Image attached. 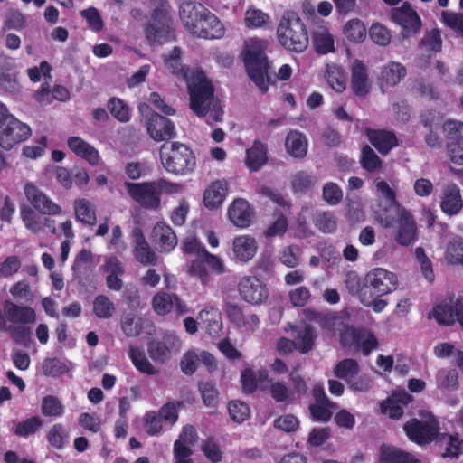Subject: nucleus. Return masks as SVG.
Wrapping results in <instances>:
<instances>
[{"label":"nucleus","instance_id":"obj_15","mask_svg":"<svg viewBox=\"0 0 463 463\" xmlns=\"http://www.w3.org/2000/svg\"><path fill=\"white\" fill-rule=\"evenodd\" d=\"M24 192L27 201L38 213L47 215H58L61 213V206L55 203L36 185L26 184Z\"/></svg>","mask_w":463,"mask_h":463},{"label":"nucleus","instance_id":"obj_60","mask_svg":"<svg viewBox=\"0 0 463 463\" xmlns=\"http://www.w3.org/2000/svg\"><path fill=\"white\" fill-rule=\"evenodd\" d=\"M441 22L456 33L463 37V13L441 12Z\"/></svg>","mask_w":463,"mask_h":463},{"label":"nucleus","instance_id":"obj_16","mask_svg":"<svg viewBox=\"0 0 463 463\" xmlns=\"http://www.w3.org/2000/svg\"><path fill=\"white\" fill-rule=\"evenodd\" d=\"M154 311L159 316L175 312L176 316H183L188 312L186 304L176 295L164 291L157 292L152 298Z\"/></svg>","mask_w":463,"mask_h":463},{"label":"nucleus","instance_id":"obj_64","mask_svg":"<svg viewBox=\"0 0 463 463\" xmlns=\"http://www.w3.org/2000/svg\"><path fill=\"white\" fill-rule=\"evenodd\" d=\"M446 258L451 264H463V239L454 240L449 244Z\"/></svg>","mask_w":463,"mask_h":463},{"label":"nucleus","instance_id":"obj_13","mask_svg":"<svg viewBox=\"0 0 463 463\" xmlns=\"http://www.w3.org/2000/svg\"><path fill=\"white\" fill-rule=\"evenodd\" d=\"M241 298L251 304L260 305L269 298V289L256 276H243L238 283Z\"/></svg>","mask_w":463,"mask_h":463},{"label":"nucleus","instance_id":"obj_3","mask_svg":"<svg viewBox=\"0 0 463 463\" xmlns=\"http://www.w3.org/2000/svg\"><path fill=\"white\" fill-rule=\"evenodd\" d=\"M268 42L264 39L252 37L244 42L242 59L250 79L259 90L265 93L269 90V63L266 51Z\"/></svg>","mask_w":463,"mask_h":463},{"label":"nucleus","instance_id":"obj_10","mask_svg":"<svg viewBox=\"0 0 463 463\" xmlns=\"http://www.w3.org/2000/svg\"><path fill=\"white\" fill-rule=\"evenodd\" d=\"M31 135V128L12 114L0 125V146L8 151L15 145L27 140Z\"/></svg>","mask_w":463,"mask_h":463},{"label":"nucleus","instance_id":"obj_38","mask_svg":"<svg viewBox=\"0 0 463 463\" xmlns=\"http://www.w3.org/2000/svg\"><path fill=\"white\" fill-rule=\"evenodd\" d=\"M312 40L316 52L327 54L335 51V42L332 34L326 27H318L312 33Z\"/></svg>","mask_w":463,"mask_h":463},{"label":"nucleus","instance_id":"obj_21","mask_svg":"<svg viewBox=\"0 0 463 463\" xmlns=\"http://www.w3.org/2000/svg\"><path fill=\"white\" fill-rule=\"evenodd\" d=\"M364 133L371 145L383 156L398 146L397 137L392 131L366 128Z\"/></svg>","mask_w":463,"mask_h":463},{"label":"nucleus","instance_id":"obj_47","mask_svg":"<svg viewBox=\"0 0 463 463\" xmlns=\"http://www.w3.org/2000/svg\"><path fill=\"white\" fill-rule=\"evenodd\" d=\"M41 412L45 417L59 418L64 413V407L57 396H44L41 403Z\"/></svg>","mask_w":463,"mask_h":463},{"label":"nucleus","instance_id":"obj_32","mask_svg":"<svg viewBox=\"0 0 463 463\" xmlns=\"http://www.w3.org/2000/svg\"><path fill=\"white\" fill-rule=\"evenodd\" d=\"M232 245L235 257L241 262L249 261L257 252L256 241L250 236H238Z\"/></svg>","mask_w":463,"mask_h":463},{"label":"nucleus","instance_id":"obj_42","mask_svg":"<svg viewBox=\"0 0 463 463\" xmlns=\"http://www.w3.org/2000/svg\"><path fill=\"white\" fill-rule=\"evenodd\" d=\"M181 54V49L177 46L174 47L171 53L165 58V65L174 75L182 77L186 80L190 78V70L182 64Z\"/></svg>","mask_w":463,"mask_h":463},{"label":"nucleus","instance_id":"obj_6","mask_svg":"<svg viewBox=\"0 0 463 463\" xmlns=\"http://www.w3.org/2000/svg\"><path fill=\"white\" fill-rule=\"evenodd\" d=\"M159 158L164 169L175 175H190L196 165L194 151L179 141L164 143L159 149Z\"/></svg>","mask_w":463,"mask_h":463},{"label":"nucleus","instance_id":"obj_36","mask_svg":"<svg viewBox=\"0 0 463 463\" xmlns=\"http://www.w3.org/2000/svg\"><path fill=\"white\" fill-rule=\"evenodd\" d=\"M379 463H421L413 455L399 449L383 446L380 451Z\"/></svg>","mask_w":463,"mask_h":463},{"label":"nucleus","instance_id":"obj_33","mask_svg":"<svg viewBox=\"0 0 463 463\" xmlns=\"http://www.w3.org/2000/svg\"><path fill=\"white\" fill-rule=\"evenodd\" d=\"M405 76L406 69L402 63L390 61L383 68L381 71V88L383 89L384 87H393L397 85Z\"/></svg>","mask_w":463,"mask_h":463},{"label":"nucleus","instance_id":"obj_49","mask_svg":"<svg viewBox=\"0 0 463 463\" xmlns=\"http://www.w3.org/2000/svg\"><path fill=\"white\" fill-rule=\"evenodd\" d=\"M20 216L26 229L32 232L38 233L43 230L42 218L32 207L27 205L22 206Z\"/></svg>","mask_w":463,"mask_h":463},{"label":"nucleus","instance_id":"obj_19","mask_svg":"<svg viewBox=\"0 0 463 463\" xmlns=\"http://www.w3.org/2000/svg\"><path fill=\"white\" fill-rule=\"evenodd\" d=\"M227 215L234 226L244 229L252 222L254 211L247 200L236 198L229 205Z\"/></svg>","mask_w":463,"mask_h":463},{"label":"nucleus","instance_id":"obj_30","mask_svg":"<svg viewBox=\"0 0 463 463\" xmlns=\"http://www.w3.org/2000/svg\"><path fill=\"white\" fill-rule=\"evenodd\" d=\"M197 318L209 335L215 336L219 335L222 330V317L217 307L205 306L199 312Z\"/></svg>","mask_w":463,"mask_h":463},{"label":"nucleus","instance_id":"obj_20","mask_svg":"<svg viewBox=\"0 0 463 463\" xmlns=\"http://www.w3.org/2000/svg\"><path fill=\"white\" fill-rule=\"evenodd\" d=\"M209 10L201 3L187 0L179 6V16L184 25L193 33L197 24Z\"/></svg>","mask_w":463,"mask_h":463},{"label":"nucleus","instance_id":"obj_51","mask_svg":"<svg viewBox=\"0 0 463 463\" xmlns=\"http://www.w3.org/2000/svg\"><path fill=\"white\" fill-rule=\"evenodd\" d=\"M344 33L350 42L361 43L366 36V29L362 21L354 18L345 24Z\"/></svg>","mask_w":463,"mask_h":463},{"label":"nucleus","instance_id":"obj_29","mask_svg":"<svg viewBox=\"0 0 463 463\" xmlns=\"http://www.w3.org/2000/svg\"><path fill=\"white\" fill-rule=\"evenodd\" d=\"M179 340L167 336L162 340H153L148 344L149 356L156 362H165L171 355L173 350H177Z\"/></svg>","mask_w":463,"mask_h":463},{"label":"nucleus","instance_id":"obj_52","mask_svg":"<svg viewBox=\"0 0 463 463\" xmlns=\"http://www.w3.org/2000/svg\"><path fill=\"white\" fill-rule=\"evenodd\" d=\"M198 389L205 406L214 408L218 405L219 392L215 383L209 381L199 382Z\"/></svg>","mask_w":463,"mask_h":463},{"label":"nucleus","instance_id":"obj_34","mask_svg":"<svg viewBox=\"0 0 463 463\" xmlns=\"http://www.w3.org/2000/svg\"><path fill=\"white\" fill-rule=\"evenodd\" d=\"M268 161L267 147L260 140H255L252 146L246 150L245 164L251 171H258Z\"/></svg>","mask_w":463,"mask_h":463},{"label":"nucleus","instance_id":"obj_63","mask_svg":"<svg viewBox=\"0 0 463 463\" xmlns=\"http://www.w3.org/2000/svg\"><path fill=\"white\" fill-rule=\"evenodd\" d=\"M444 131L449 143H463V123L448 120L444 124Z\"/></svg>","mask_w":463,"mask_h":463},{"label":"nucleus","instance_id":"obj_43","mask_svg":"<svg viewBox=\"0 0 463 463\" xmlns=\"http://www.w3.org/2000/svg\"><path fill=\"white\" fill-rule=\"evenodd\" d=\"M316 338L317 334L313 326L306 325L302 329L297 332L295 341L298 345V350L301 354H307L313 349Z\"/></svg>","mask_w":463,"mask_h":463},{"label":"nucleus","instance_id":"obj_37","mask_svg":"<svg viewBox=\"0 0 463 463\" xmlns=\"http://www.w3.org/2000/svg\"><path fill=\"white\" fill-rule=\"evenodd\" d=\"M345 283L349 294L354 297H357L362 304H367L370 302L369 299H367V286H365V279H364V282H362L357 272L348 271L345 274Z\"/></svg>","mask_w":463,"mask_h":463},{"label":"nucleus","instance_id":"obj_7","mask_svg":"<svg viewBox=\"0 0 463 463\" xmlns=\"http://www.w3.org/2000/svg\"><path fill=\"white\" fill-rule=\"evenodd\" d=\"M375 221L384 228L396 227L395 241L402 246L413 244L417 238V224L412 214L405 208L397 212L381 210L375 213Z\"/></svg>","mask_w":463,"mask_h":463},{"label":"nucleus","instance_id":"obj_41","mask_svg":"<svg viewBox=\"0 0 463 463\" xmlns=\"http://www.w3.org/2000/svg\"><path fill=\"white\" fill-rule=\"evenodd\" d=\"M359 371V364L355 359L353 358H345L339 361L334 367L335 376L344 380L346 383L357 376Z\"/></svg>","mask_w":463,"mask_h":463},{"label":"nucleus","instance_id":"obj_44","mask_svg":"<svg viewBox=\"0 0 463 463\" xmlns=\"http://www.w3.org/2000/svg\"><path fill=\"white\" fill-rule=\"evenodd\" d=\"M43 424V421L39 416H32L25 420L16 422L13 432L17 437L27 438L35 434Z\"/></svg>","mask_w":463,"mask_h":463},{"label":"nucleus","instance_id":"obj_62","mask_svg":"<svg viewBox=\"0 0 463 463\" xmlns=\"http://www.w3.org/2000/svg\"><path fill=\"white\" fill-rule=\"evenodd\" d=\"M322 196L328 204L336 205L343 199V191L335 183L328 182L323 186Z\"/></svg>","mask_w":463,"mask_h":463},{"label":"nucleus","instance_id":"obj_28","mask_svg":"<svg viewBox=\"0 0 463 463\" xmlns=\"http://www.w3.org/2000/svg\"><path fill=\"white\" fill-rule=\"evenodd\" d=\"M0 87L5 91L14 92L17 90V71L13 58L0 54Z\"/></svg>","mask_w":463,"mask_h":463},{"label":"nucleus","instance_id":"obj_2","mask_svg":"<svg viewBox=\"0 0 463 463\" xmlns=\"http://www.w3.org/2000/svg\"><path fill=\"white\" fill-rule=\"evenodd\" d=\"M36 320L35 310L29 306H22L11 300L3 302L0 308V332L8 333L14 343L27 345L31 342L30 325Z\"/></svg>","mask_w":463,"mask_h":463},{"label":"nucleus","instance_id":"obj_1","mask_svg":"<svg viewBox=\"0 0 463 463\" xmlns=\"http://www.w3.org/2000/svg\"><path fill=\"white\" fill-rule=\"evenodd\" d=\"M187 81L190 96V109L199 118H205L212 125L222 120L223 110L218 98L214 96V87L202 70L192 71Z\"/></svg>","mask_w":463,"mask_h":463},{"label":"nucleus","instance_id":"obj_56","mask_svg":"<svg viewBox=\"0 0 463 463\" xmlns=\"http://www.w3.org/2000/svg\"><path fill=\"white\" fill-rule=\"evenodd\" d=\"M46 439L52 448L62 449L68 442V433L61 423H56L48 431Z\"/></svg>","mask_w":463,"mask_h":463},{"label":"nucleus","instance_id":"obj_48","mask_svg":"<svg viewBox=\"0 0 463 463\" xmlns=\"http://www.w3.org/2000/svg\"><path fill=\"white\" fill-rule=\"evenodd\" d=\"M129 357L135 367L143 373L147 375H155L157 370L146 357L145 354L138 347H131L129 349Z\"/></svg>","mask_w":463,"mask_h":463},{"label":"nucleus","instance_id":"obj_5","mask_svg":"<svg viewBox=\"0 0 463 463\" xmlns=\"http://www.w3.org/2000/svg\"><path fill=\"white\" fill-rule=\"evenodd\" d=\"M276 34L279 44L289 52L299 53L308 46L306 24L293 11L283 13Z\"/></svg>","mask_w":463,"mask_h":463},{"label":"nucleus","instance_id":"obj_14","mask_svg":"<svg viewBox=\"0 0 463 463\" xmlns=\"http://www.w3.org/2000/svg\"><path fill=\"white\" fill-rule=\"evenodd\" d=\"M391 17L395 24L402 28V33L404 37L416 34L420 30L421 20L408 2H404L401 7L393 8Z\"/></svg>","mask_w":463,"mask_h":463},{"label":"nucleus","instance_id":"obj_25","mask_svg":"<svg viewBox=\"0 0 463 463\" xmlns=\"http://www.w3.org/2000/svg\"><path fill=\"white\" fill-rule=\"evenodd\" d=\"M153 241L158 245L159 251L171 252L177 245V236L173 229L164 222H158L152 231Z\"/></svg>","mask_w":463,"mask_h":463},{"label":"nucleus","instance_id":"obj_22","mask_svg":"<svg viewBox=\"0 0 463 463\" xmlns=\"http://www.w3.org/2000/svg\"><path fill=\"white\" fill-rule=\"evenodd\" d=\"M351 89L355 96L364 99L371 90L367 68L360 60H354L351 67Z\"/></svg>","mask_w":463,"mask_h":463},{"label":"nucleus","instance_id":"obj_54","mask_svg":"<svg viewBox=\"0 0 463 463\" xmlns=\"http://www.w3.org/2000/svg\"><path fill=\"white\" fill-rule=\"evenodd\" d=\"M437 385L444 390H456L458 386V373L456 369H441L436 375Z\"/></svg>","mask_w":463,"mask_h":463},{"label":"nucleus","instance_id":"obj_35","mask_svg":"<svg viewBox=\"0 0 463 463\" xmlns=\"http://www.w3.org/2000/svg\"><path fill=\"white\" fill-rule=\"evenodd\" d=\"M376 190L383 197L385 198L387 205L383 206L381 203L377 205L376 208L373 209V215L375 216V213L379 212L381 210L388 211L390 210V213H394L399 211L400 209L404 208L401 205V203L398 202L396 197L395 191L390 187L387 182L383 180H380L376 182Z\"/></svg>","mask_w":463,"mask_h":463},{"label":"nucleus","instance_id":"obj_53","mask_svg":"<svg viewBox=\"0 0 463 463\" xmlns=\"http://www.w3.org/2000/svg\"><path fill=\"white\" fill-rule=\"evenodd\" d=\"M107 108L110 114L120 122L130 119L129 107L119 98L112 97L108 100Z\"/></svg>","mask_w":463,"mask_h":463},{"label":"nucleus","instance_id":"obj_27","mask_svg":"<svg viewBox=\"0 0 463 463\" xmlns=\"http://www.w3.org/2000/svg\"><path fill=\"white\" fill-rule=\"evenodd\" d=\"M228 184L224 180H216L204 190L203 203L208 210L220 208L228 192Z\"/></svg>","mask_w":463,"mask_h":463},{"label":"nucleus","instance_id":"obj_50","mask_svg":"<svg viewBox=\"0 0 463 463\" xmlns=\"http://www.w3.org/2000/svg\"><path fill=\"white\" fill-rule=\"evenodd\" d=\"M116 311L114 303L105 295H98L93 300V313L101 319L110 318Z\"/></svg>","mask_w":463,"mask_h":463},{"label":"nucleus","instance_id":"obj_40","mask_svg":"<svg viewBox=\"0 0 463 463\" xmlns=\"http://www.w3.org/2000/svg\"><path fill=\"white\" fill-rule=\"evenodd\" d=\"M74 213L77 221L93 226L96 224V211L87 199H78L74 202Z\"/></svg>","mask_w":463,"mask_h":463},{"label":"nucleus","instance_id":"obj_4","mask_svg":"<svg viewBox=\"0 0 463 463\" xmlns=\"http://www.w3.org/2000/svg\"><path fill=\"white\" fill-rule=\"evenodd\" d=\"M171 5L168 0H152L150 20L144 26L146 39L151 46L175 40Z\"/></svg>","mask_w":463,"mask_h":463},{"label":"nucleus","instance_id":"obj_12","mask_svg":"<svg viewBox=\"0 0 463 463\" xmlns=\"http://www.w3.org/2000/svg\"><path fill=\"white\" fill-rule=\"evenodd\" d=\"M403 430L410 440L418 445L431 443L439 434V427L437 422H423L416 418L408 420Z\"/></svg>","mask_w":463,"mask_h":463},{"label":"nucleus","instance_id":"obj_45","mask_svg":"<svg viewBox=\"0 0 463 463\" xmlns=\"http://www.w3.org/2000/svg\"><path fill=\"white\" fill-rule=\"evenodd\" d=\"M440 441L446 444L442 458H458L463 454V439L458 434H442Z\"/></svg>","mask_w":463,"mask_h":463},{"label":"nucleus","instance_id":"obj_59","mask_svg":"<svg viewBox=\"0 0 463 463\" xmlns=\"http://www.w3.org/2000/svg\"><path fill=\"white\" fill-rule=\"evenodd\" d=\"M228 411L231 419L235 422L241 423L250 418V407L244 402H230L228 404Z\"/></svg>","mask_w":463,"mask_h":463},{"label":"nucleus","instance_id":"obj_55","mask_svg":"<svg viewBox=\"0 0 463 463\" xmlns=\"http://www.w3.org/2000/svg\"><path fill=\"white\" fill-rule=\"evenodd\" d=\"M360 164L368 172H375L382 167V160L368 145L362 148Z\"/></svg>","mask_w":463,"mask_h":463},{"label":"nucleus","instance_id":"obj_9","mask_svg":"<svg viewBox=\"0 0 463 463\" xmlns=\"http://www.w3.org/2000/svg\"><path fill=\"white\" fill-rule=\"evenodd\" d=\"M125 188L130 198L146 210H158L161 205L159 191L156 181L131 183L126 182Z\"/></svg>","mask_w":463,"mask_h":463},{"label":"nucleus","instance_id":"obj_8","mask_svg":"<svg viewBox=\"0 0 463 463\" xmlns=\"http://www.w3.org/2000/svg\"><path fill=\"white\" fill-rule=\"evenodd\" d=\"M339 342L344 348L361 350L364 356H368L379 345L378 339L371 330L354 326H347L340 332Z\"/></svg>","mask_w":463,"mask_h":463},{"label":"nucleus","instance_id":"obj_46","mask_svg":"<svg viewBox=\"0 0 463 463\" xmlns=\"http://www.w3.org/2000/svg\"><path fill=\"white\" fill-rule=\"evenodd\" d=\"M431 315L439 325H452L456 320V302L453 305L439 304L435 306Z\"/></svg>","mask_w":463,"mask_h":463},{"label":"nucleus","instance_id":"obj_11","mask_svg":"<svg viewBox=\"0 0 463 463\" xmlns=\"http://www.w3.org/2000/svg\"><path fill=\"white\" fill-rule=\"evenodd\" d=\"M365 286H367V293H372L379 298L397 288V276L384 269L376 268L366 274Z\"/></svg>","mask_w":463,"mask_h":463},{"label":"nucleus","instance_id":"obj_58","mask_svg":"<svg viewBox=\"0 0 463 463\" xmlns=\"http://www.w3.org/2000/svg\"><path fill=\"white\" fill-rule=\"evenodd\" d=\"M315 226L324 233H330L336 228V221L330 212H317L313 216Z\"/></svg>","mask_w":463,"mask_h":463},{"label":"nucleus","instance_id":"obj_17","mask_svg":"<svg viewBox=\"0 0 463 463\" xmlns=\"http://www.w3.org/2000/svg\"><path fill=\"white\" fill-rule=\"evenodd\" d=\"M146 129L155 141H168L176 137L175 127L167 118L154 112L146 122Z\"/></svg>","mask_w":463,"mask_h":463},{"label":"nucleus","instance_id":"obj_23","mask_svg":"<svg viewBox=\"0 0 463 463\" xmlns=\"http://www.w3.org/2000/svg\"><path fill=\"white\" fill-rule=\"evenodd\" d=\"M135 260L144 266H155L157 262L156 252L151 249L140 228L133 230Z\"/></svg>","mask_w":463,"mask_h":463},{"label":"nucleus","instance_id":"obj_57","mask_svg":"<svg viewBox=\"0 0 463 463\" xmlns=\"http://www.w3.org/2000/svg\"><path fill=\"white\" fill-rule=\"evenodd\" d=\"M42 369L44 375L51 377L61 376L69 371L67 364L56 357L44 359Z\"/></svg>","mask_w":463,"mask_h":463},{"label":"nucleus","instance_id":"obj_31","mask_svg":"<svg viewBox=\"0 0 463 463\" xmlns=\"http://www.w3.org/2000/svg\"><path fill=\"white\" fill-rule=\"evenodd\" d=\"M307 139L306 136L298 131L290 130L285 139L287 153L295 158H304L307 152Z\"/></svg>","mask_w":463,"mask_h":463},{"label":"nucleus","instance_id":"obj_61","mask_svg":"<svg viewBox=\"0 0 463 463\" xmlns=\"http://www.w3.org/2000/svg\"><path fill=\"white\" fill-rule=\"evenodd\" d=\"M316 181V176L306 172H298L292 177V189L296 193H306L314 186Z\"/></svg>","mask_w":463,"mask_h":463},{"label":"nucleus","instance_id":"obj_24","mask_svg":"<svg viewBox=\"0 0 463 463\" xmlns=\"http://www.w3.org/2000/svg\"><path fill=\"white\" fill-rule=\"evenodd\" d=\"M193 34L205 39H220L224 35V27L219 18L210 11L201 18Z\"/></svg>","mask_w":463,"mask_h":463},{"label":"nucleus","instance_id":"obj_39","mask_svg":"<svg viewBox=\"0 0 463 463\" xmlns=\"http://www.w3.org/2000/svg\"><path fill=\"white\" fill-rule=\"evenodd\" d=\"M244 24L248 29H265L271 24V18L269 14L255 7H250L245 12Z\"/></svg>","mask_w":463,"mask_h":463},{"label":"nucleus","instance_id":"obj_18","mask_svg":"<svg viewBox=\"0 0 463 463\" xmlns=\"http://www.w3.org/2000/svg\"><path fill=\"white\" fill-rule=\"evenodd\" d=\"M412 401L413 397L405 390L393 392L380 403V410L390 419L399 420L404 413V407H407Z\"/></svg>","mask_w":463,"mask_h":463},{"label":"nucleus","instance_id":"obj_26","mask_svg":"<svg viewBox=\"0 0 463 463\" xmlns=\"http://www.w3.org/2000/svg\"><path fill=\"white\" fill-rule=\"evenodd\" d=\"M463 207V200L458 186L449 184L443 187L440 208L448 215L458 214Z\"/></svg>","mask_w":463,"mask_h":463}]
</instances>
